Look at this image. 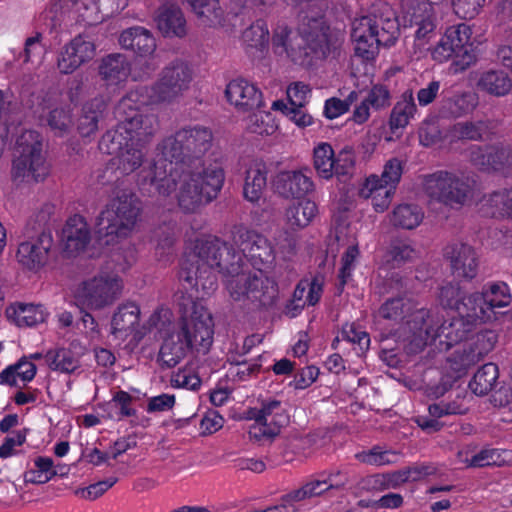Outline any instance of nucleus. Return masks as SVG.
<instances>
[{"instance_id":"nucleus-1","label":"nucleus","mask_w":512,"mask_h":512,"mask_svg":"<svg viewBox=\"0 0 512 512\" xmlns=\"http://www.w3.org/2000/svg\"><path fill=\"white\" fill-rule=\"evenodd\" d=\"M213 143L212 130L201 124L177 129L158 145L162 157L139 174V184L149 185L162 196L178 188L177 201L185 213L196 212L221 191L225 173L219 164L204 163Z\"/></svg>"},{"instance_id":"nucleus-2","label":"nucleus","mask_w":512,"mask_h":512,"mask_svg":"<svg viewBox=\"0 0 512 512\" xmlns=\"http://www.w3.org/2000/svg\"><path fill=\"white\" fill-rule=\"evenodd\" d=\"M242 270L241 255L232 245L217 236H204L195 240L193 249L181 262L180 281L187 283L204 295L218 287L215 271L223 276H233Z\"/></svg>"},{"instance_id":"nucleus-3","label":"nucleus","mask_w":512,"mask_h":512,"mask_svg":"<svg viewBox=\"0 0 512 512\" xmlns=\"http://www.w3.org/2000/svg\"><path fill=\"white\" fill-rule=\"evenodd\" d=\"M343 39L321 19H310L299 32L285 24L273 31L272 47L277 55L285 54L294 64L311 67L317 61L338 59Z\"/></svg>"},{"instance_id":"nucleus-4","label":"nucleus","mask_w":512,"mask_h":512,"mask_svg":"<svg viewBox=\"0 0 512 512\" xmlns=\"http://www.w3.org/2000/svg\"><path fill=\"white\" fill-rule=\"evenodd\" d=\"M470 314L471 317L457 314L449 320L442 321V317L437 313L425 308L418 309L409 321L411 336L409 343L406 344L407 352L417 354L428 345H434L440 351H447L460 344L480 322L476 312Z\"/></svg>"},{"instance_id":"nucleus-5","label":"nucleus","mask_w":512,"mask_h":512,"mask_svg":"<svg viewBox=\"0 0 512 512\" xmlns=\"http://www.w3.org/2000/svg\"><path fill=\"white\" fill-rule=\"evenodd\" d=\"M214 323L210 312L193 303L190 316L182 315L176 328L164 338L158 361L162 367L173 368L194 351H207L213 343Z\"/></svg>"},{"instance_id":"nucleus-6","label":"nucleus","mask_w":512,"mask_h":512,"mask_svg":"<svg viewBox=\"0 0 512 512\" xmlns=\"http://www.w3.org/2000/svg\"><path fill=\"white\" fill-rule=\"evenodd\" d=\"M399 34V21L388 4L353 22L351 38L355 43V55L365 61L375 59L380 46L395 44Z\"/></svg>"},{"instance_id":"nucleus-7","label":"nucleus","mask_w":512,"mask_h":512,"mask_svg":"<svg viewBox=\"0 0 512 512\" xmlns=\"http://www.w3.org/2000/svg\"><path fill=\"white\" fill-rule=\"evenodd\" d=\"M141 208L139 200L131 190H121L100 212L96 219L99 240L110 245L118 238L126 237L133 230Z\"/></svg>"},{"instance_id":"nucleus-8","label":"nucleus","mask_w":512,"mask_h":512,"mask_svg":"<svg viewBox=\"0 0 512 512\" xmlns=\"http://www.w3.org/2000/svg\"><path fill=\"white\" fill-rule=\"evenodd\" d=\"M49 174L40 133L25 130L16 141L11 175L15 182H41Z\"/></svg>"},{"instance_id":"nucleus-9","label":"nucleus","mask_w":512,"mask_h":512,"mask_svg":"<svg viewBox=\"0 0 512 512\" xmlns=\"http://www.w3.org/2000/svg\"><path fill=\"white\" fill-rule=\"evenodd\" d=\"M227 290L234 301L256 310L273 306L278 297L277 283L263 272L246 274L241 270L228 281Z\"/></svg>"},{"instance_id":"nucleus-10","label":"nucleus","mask_w":512,"mask_h":512,"mask_svg":"<svg viewBox=\"0 0 512 512\" xmlns=\"http://www.w3.org/2000/svg\"><path fill=\"white\" fill-rule=\"evenodd\" d=\"M423 190L431 199L445 206H462L473 192L469 177L447 170H438L423 176Z\"/></svg>"},{"instance_id":"nucleus-11","label":"nucleus","mask_w":512,"mask_h":512,"mask_svg":"<svg viewBox=\"0 0 512 512\" xmlns=\"http://www.w3.org/2000/svg\"><path fill=\"white\" fill-rule=\"evenodd\" d=\"M471 35L472 30L465 23L448 27L432 50V58L439 63L453 58L455 72L466 70L476 61Z\"/></svg>"},{"instance_id":"nucleus-12","label":"nucleus","mask_w":512,"mask_h":512,"mask_svg":"<svg viewBox=\"0 0 512 512\" xmlns=\"http://www.w3.org/2000/svg\"><path fill=\"white\" fill-rule=\"evenodd\" d=\"M232 241L240 252L242 267L243 258L259 272L270 269L275 262V250L270 240L258 231L247 227L244 224H237L231 230Z\"/></svg>"},{"instance_id":"nucleus-13","label":"nucleus","mask_w":512,"mask_h":512,"mask_svg":"<svg viewBox=\"0 0 512 512\" xmlns=\"http://www.w3.org/2000/svg\"><path fill=\"white\" fill-rule=\"evenodd\" d=\"M312 164L320 179L329 181L336 176L338 180L346 181L355 169V151L351 146H345L336 154L330 143L320 142L313 148Z\"/></svg>"},{"instance_id":"nucleus-14","label":"nucleus","mask_w":512,"mask_h":512,"mask_svg":"<svg viewBox=\"0 0 512 512\" xmlns=\"http://www.w3.org/2000/svg\"><path fill=\"white\" fill-rule=\"evenodd\" d=\"M246 418L254 420V424L249 429V436L257 441L273 439L289 422V416L282 401L275 398L262 399L260 407L247 410Z\"/></svg>"},{"instance_id":"nucleus-15","label":"nucleus","mask_w":512,"mask_h":512,"mask_svg":"<svg viewBox=\"0 0 512 512\" xmlns=\"http://www.w3.org/2000/svg\"><path fill=\"white\" fill-rule=\"evenodd\" d=\"M164 102L158 99V91L155 85H137L124 95L115 108V115L130 121L137 118L140 122L142 134L152 135L155 131L156 118L153 115H144L142 108L152 104Z\"/></svg>"},{"instance_id":"nucleus-16","label":"nucleus","mask_w":512,"mask_h":512,"mask_svg":"<svg viewBox=\"0 0 512 512\" xmlns=\"http://www.w3.org/2000/svg\"><path fill=\"white\" fill-rule=\"evenodd\" d=\"M433 0H401L400 18L405 27H415V42L424 46L435 35L436 13Z\"/></svg>"},{"instance_id":"nucleus-17","label":"nucleus","mask_w":512,"mask_h":512,"mask_svg":"<svg viewBox=\"0 0 512 512\" xmlns=\"http://www.w3.org/2000/svg\"><path fill=\"white\" fill-rule=\"evenodd\" d=\"M123 280L117 272L101 271L82 284L80 296L91 309H102L113 304L121 295Z\"/></svg>"},{"instance_id":"nucleus-18","label":"nucleus","mask_w":512,"mask_h":512,"mask_svg":"<svg viewBox=\"0 0 512 512\" xmlns=\"http://www.w3.org/2000/svg\"><path fill=\"white\" fill-rule=\"evenodd\" d=\"M512 296L505 282L489 284L482 292L469 294L468 304H474L473 312L485 323L495 318V309L510 305Z\"/></svg>"},{"instance_id":"nucleus-19","label":"nucleus","mask_w":512,"mask_h":512,"mask_svg":"<svg viewBox=\"0 0 512 512\" xmlns=\"http://www.w3.org/2000/svg\"><path fill=\"white\" fill-rule=\"evenodd\" d=\"M192 80V71L187 63L175 60L162 70L159 80L154 84L158 99L170 102L186 89Z\"/></svg>"},{"instance_id":"nucleus-20","label":"nucleus","mask_w":512,"mask_h":512,"mask_svg":"<svg viewBox=\"0 0 512 512\" xmlns=\"http://www.w3.org/2000/svg\"><path fill=\"white\" fill-rule=\"evenodd\" d=\"M118 124L115 128L107 130L101 137L98 147L102 153L107 155H117L127 148L136 136H146L142 134L141 121L137 118H130V121L116 116Z\"/></svg>"},{"instance_id":"nucleus-21","label":"nucleus","mask_w":512,"mask_h":512,"mask_svg":"<svg viewBox=\"0 0 512 512\" xmlns=\"http://www.w3.org/2000/svg\"><path fill=\"white\" fill-rule=\"evenodd\" d=\"M469 159L481 171H502L512 167V146L503 143L474 145L470 148Z\"/></svg>"},{"instance_id":"nucleus-22","label":"nucleus","mask_w":512,"mask_h":512,"mask_svg":"<svg viewBox=\"0 0 512 512\" xmlns=\"http://www.w3.org/2000/svg\"><path fill=\"white\" fill-rule=\"evenodd\" d=\"M96 46L85 36L78 35L65 44L57 56V68L61 74H72L81 65L92 60Z\"/></svg>"},{"instance_id":"nucleus-23","label":"nucleus","mask_w":512,"mask_h":512,"mask_svg":"<svg viewBox=\"0 0 512 512\" xmlns=\"http://www.w3.org/2000/svg\"><path fill=\"white\" fill-rule=\"evenodd\" d=\"M54 244L50 231H42L36 238L20 243L17 250L19 263L31 270H40L49 259V253Z\"/></svg>"},{"instance_id":"nucleus-24","label":"nucleus","mask_w":512,"mask_h":512,"mask_svg":"<svg viewBox=\"0 0 512 512\" xmlns=\"http://www.w3.org/2000/svg\"><path fill=\"white\" fill-rule=\"evenodd\" d=\"M452 273L457 278L472 280L478 273V257L475 249L466 243H453L444 249Z\"/></svg>"},{"instance_id":"nucleus-25","label":"nucleus","mask_w":512,"mask_h":512,"mask_svg":"<svg viewBox=\"0 0 512 512\" xmlns=\"http://www.w3.org/2000/svg\"><path fill=\"white\" fill-rule=\"evenodd\" d=\"M273 186L275 192L285 199H302L315 188L312 178L302 170L279 172L274 178Z\"/></svg>"},{"instance_id":"nucleus-26","label":"nucleus","mask_w":512,"mask_h":512,"mask_svg":"<svg viewBox=\"0 0 512 512\" xmlns=\"http://www.w3.org/2000/svg\"><path fill=\"white\" fill-rule=\"evenodd\" d=\"M228 101L239 111L249 112L263 106V96L260 89L244 78L231 80L225 90Z\"/></svg>"},{"instance_id":"nucleus-27","label":"nucleus","mask_w":512,"mask_h":512,"mask_svg":"<svg viewBox=\"0 0 512 512\" xmlns=\"http://www.w3.org/2000/svg\"><path fill=\"white\" fill-rule=\"evenodd\" d=\"M323 287V280L319 276L301 279L294 289L292 299L286 305L288 314L296 317L306 306L318 304L322 298Z\"/></svg>"},{"instance_id":"nucleus-28","label":"nucleus","mask_w":512,"mask_h":512,"mask_svg":"<svg viewBox=\"0 0 512 512\" xmlns=\"http://www.w3.org/2000/svg\"><path fill=\"white\" fill-rule=\"evenodd\" d=\"M90 240V229L84 217L78 214L69 217L62 229L63 252L68 257L75 256L86 249Z\"/></svg>"},{"instance_id":"nucleus-29","label":"nucleus","mask_w":512,"mask_h":512,"mask_svg":"<svg viewBox=\"0 0 512 512\" xmlns=\"http://www.w3.org/2000/svg\"><path fill=\"white\" fill-rule=\"evenodd\" d=\"M119 44L125 50H131L140 57H147L156 50V40L150 30L141 27H130L120 34Z\"/></svg>"},{"instance_id":"nucleus-30","label":"nucleus","mask_w":512,"mask_h":512,"mask_svg":"<svg viewBox=\"0 0 512 512\" xmlns=\"http://www.w3.org/2000/svg\"><path fill=\"white\" fill-rule=\"evenodd\" d=\"M157 28L164 37L183 38L187 34L186 19L182 10L173 4L159 7L156 16Z\"/></svg>"},{"instance_id":"nucleus-31","label":"nucleus","mask_w":512,"mask_h":512,"mask_svg":"<svg viewBox=\"0 0 512 512\" xmlns=\"http://www.w3.org/2000/svg\"><path fill=\"white\" fill-rule=\"evenodd\" d=\"M74 343L68 347L49 349L44 356L48 368L54 372L72 374L81 367V354L74 350Z\"/></svg>"},{"instance_id":"nucleus-32","label":"nucleus","mask_w":512,"mask_h":512,"mask_svg":"<svg viewBox=\"0 0 512 512\" xmlns=\"http://www.w3.org/2000/svg\"><path fill=\"white\" fill-rule=\"evenodd\" d=\"M268 169L264 162H253L245 172L243 197L252 204H258L263 198L267 186Z\"/></svg>"},{"instance_id":"nucleus-33","label":"nucleus","mask_w":512,"mask_h":512,"mask_svg":"<svg viewBox=\"0 0 512 512\" xmlns=\"http://www.w3.org/2000/svg\"><path fill=\"white\" fill-rule=\"evenodd\" d=\"M246 54L252 59H260L268 50L269 30L265 20L258 19L242 33Z\"/></svg>"},{"instance_id":"nucleus-34","label":"nucleus","mask_w":512,"mask_h":512,"mask_svg":"<svg viewBox=\"0 0 512 512\" xmlns=\"http://www.w3.org/2000/svg\"><path fill=\"white\" fill-rule=\"evenodd\" d=\"M416 255V250L409 239L393 238L384 253L379 271L395 270L411 261Z\"/></svg>"},{"instance_id":"nucleus-35","label":"nucleus","mask_w":512,"mask_h":512,"mask_svg":"<svg viewBox=\"0 0 512 512\" xmlns=\"http://www.w3.org/2000/svg\"><path fill=\"white\" fill-rule=\"evenodd\" d=\"M476 85L488 95L504 97L512 90V79L503 69H489L480 74Z\"/></svg>"},{"instance_id":"nucleus-36","label":"nucleus","mask_w":512,"mask_h":512,"mask_svg":"<svg viewBox=\"0 0 512 512\" xmlns=\"http://www.w3.org/2000/svg\"><path fill=\"white\" fill-rule=\"evenodd\" d=\"M131 65L127 57L120 53L104 57L99 66V74L107 85H118L127 80Z\"/></svg>"},{"instance_id":"nucleus-37","label":"nucleus","mask_w":512,"mask_h":512,"mask_svg":"<svg viewBox=\"0 0 512 512\" xmlns=\"http://www.w3.org/2000/svg\"><path fill=\"white\" fill-rule=\"evenodd\" d=\"M429 415L427 416H418L415 419L417 425L428 433L438 432L443 427V423L438 419L447 416V415H460L464 413V409L461 405L456 402H446L440 401L438 403H434L429 405L428 407Z\"/></svg>"},{"instance_id":"nucleus-38","label":"nucleus","mask_w":512,"mask_h":512,"mask_svg":"<svg viewBox=\"0 0 512 512\" xmlns=\"http://www.w3.org/2000/svg\"><path fill=\"white\" fill-rule=\"evenodd\" d=\"M418 109L415 103L413 91L405 90L399 97L391 110L389 117L390 129L394 132L397 129H404L411 120L415 118Z\"/></svg>"},{"instance_id":"nucleus-39","label":"nucleus","mask_w":512,"mask_h":512,"mask_svg":"<svg viewBox=\"0 0 512 512\" xmlns=\"http://www.w3.org/2000/svg\"><path fill=\"white\" fill-rule=\"evenodd\" d=\"M9 317L19 327H33L46 321L48 312L43 305L15 303L7 309Z\"/></svg>"},{"instance_id":"nucleus-40","label":"nucleus","mask_w":512,"mask_h":512,"mask_svg":"<svg viewBox=\"0 0 512 512\" xmlns=\"http://www.w3.org/2000/svg\"><path fill=\"white\" fill-rule=\"evenodd\" d=\"M106 108L107 102L102 96L95 97L83 105L77 127L82 137H89L97 131L99 119Z\"/></svg>"},{"instance_id":"nucleus-41","label":"nucleus","mask_w":512,"mask_h":512,"mask_svg":"<svg viewBox=\"0 0 512 512\" xmlns=\"http://www.w3.org/2000/svg\"><path fill=\"white\" fill-rule=\"evenodd\" d=\"M139 320V306L134 302L124 303L117 308V311L112 317V333L126 337L136 329Z\"/></svg>"},{"instance_id":"nucleus-42","label":"nucleus","mask_w":512,"mask_h":512,"mask_svg":"<svg viewBox=\"0 0 512 512\" xmlns=\"http://www.w3.org/2000/svg\"><path fill=\"white\" fill-rule=\"evenodd\" d=\"M469 295H465L459 283H447L440 288L439 300L444 308L454 310L458 315L471 317L474 304H468Z\"/></svg>"},{"instance_id":"nucleus-43","label":"nucleus","mask_w":512,"mask_h":512,"mask_svg":"<svg viewBox=\"0 0 512 512\" xmlns=\"http://www.w3.org/2000/svg\"><path fill=\"white\" fill-rule=\"evenodd\" d=\"M481 202L486 215L512 218V188H503L484 195Z\"/></svg>"},{"instance_id":"nucleus-44","label":"nucleus","mask_w":512,"mask_h":512,"mask_svg":"<svg viewBox=\"0 0 512 512\" xmlns=\"http://www.w3.org/2000/svg\"><path fill=\"white\" fill-rule=\"evenodd\" d=\"M412 309L413 304L410 300H406L402 297H395L387 299L378 310L379 317L394 323H400L402 320L407 318L406 324L409 332L407 336V344L409 343V337L411 336L409 321L411 320L412 314L418 310L416 309L413 311Z\"/></svg>"},{"instance_id":"nucleus-45","label":"nucleus","mask_w":512,"mask_h":512,"mask_svg":"<svg viewBox=\"0 0 512 512\" xmlns=\"http://www.w3.org/2000/svg\"><path fill=\"white\" fill-rule=\"evenodd\" d=\"M489 129V121H461L449 127L447 136L451 141H483Z\"/></svg>"},{"instance_id":"nucleus-46","label":"nucleus","mask_w":512,"mask_h":512,"mask_svg":"<svg viewBox=\"0 0 512 512\" xmlns=\"http://www.w3.org/2000/svg\"><path fill=\"white\" fill-rule=\"evenodd\" d=\"M477 105V95L473 92L465 91L443 99L442 111L453 118H460L472 113Z\"/></svg>"},{"instance_id":"nucleus-47","label":"nucleus","mask_w":512,"mask_h":512,"mask_svg":"<svg viewBox=\"0 0 512 512\" xmlns=\"http://www.w3.org/2000/svg\"><path fill=\"white\" fill-rule=\"evenodd\" d=\"M37 373L36 365L28 360L27 356L21 357L16 363L7 366L0 373V383L8 386H17L19 378L24 383L31 382Z\"/></svg>"},{"instance_id":"nucleus-48","label":"nucleus","mask_w":512,"mask_h":512,"mask_svg":"<svg viewBox=\"0 0 512 512\" xmlns=\"http://www.w3.org/2000/svg\"><path fill=\"white\" fill-rule=\"evenodd\" d=\"M402 173V161L398 158H391L385 163L381 176L373 174L367 177L365 181L367 182V187H372V190H375L377 186H382L396 191Z\"/></svg>"},{"instance_id":"nucleus-49","label":"nucleus","mask_w":512,"mask_h":512,"mask_svg":"<svg viewBox=\"0 0 512 512\" xmlns=\"http://www.w3.org/2000/svg\"><path fill=\"white\" fill-rule=\"evenodd\" d=\"M318 213V207L314 201L306 199L290 205L285 212L287 224L292 229L307 227Z\"/></svg>"},{"instance_id":"nucleus-50","label":"nucleus","mask_w":512,"mask_h":512,"mask_svg":"<svg viewBox=\"0 0 512 512\" xmlns=\"http://www.w3.org/2000/svg\"><path fill=\"white\" fill-rule=\"evenodd\" d=\"M424 218L422 208L417 204H399L391 214L390 222L394 227L406 230L417 228Z\"/></svg>"},{"instance_id":"nucleus-51","label":"nucleus","mask_w":512,"mask_h":512,"mask_svg":"<svg viewBox=\"0 0 512 512\" xmlns=\"http://www.w3.org/2000/svg\"><path fill=\"white\" fill-rule=\"evenodd\" d=\"M498 377V366L494 363H486L474 374L469 382V388L476 395H487L495 386Z\"/></svg>"},{"instance_id":"nucleus-52","label":"nucleus","mask_w":512,"mask_h":512,"mask_svg":"<svg viewBox=\"0 0 512 512\" xmlns=\"http://www.w3.org/2000/svg\"><path fill=\"white\" fill-rule=\"evenodd\" d=\"M186 2L205 25L212 26L221 22L223 10L219 0H186Z\"/></svg>"},{"instance_id":"nucleus-53","label":"nucleus","mask_w":512,"mask_h":512,"mask_svg":"<svg viewBox=\"0 0 512 512\" xmlns=\"http://www.w3.org/2000/svg\"><path fill=\"white\" fill-rule=\"evenodd\" d=\"M512 461V451L501 449H483L472 456V467L503 466Z\"/></svg>"},{"instance_id":"nucleus-54","label":"nucleus","mask_w":512,"mask_h":512,"mask_svg":"<svg viewBox=\"0 0 512 512\" xmlns=\"http://www.w3.org/2000/svg\"><path fill=\"white\" fill-rule=\"evenodd\" d=\"M479 361L467 345L454 350L447 358V368L453 371L456 377H461L466 371Z\"/></svg>"},{"instance_id":"nucleus-55","label":"nucleus","mask_w":512,"mask_h":512,"mask_svg":"<svg viewBox=\"0 0 512 512\" xmlns=\"http://www.w3.org/2000/svg\"><path fill=\"white\" fill-rule=\"evenodd\" d=\"M341 339L355 345L357 355H362L369 350L370 336L355 323H345L341 328Z\"/></svg>"},{"instance_id":"nucleus-56","label":"nucleus","mask_w":512,"mask_h":512,"mask_svg":"<svg viewBox=\"0 0 512 512\" xmlns=\"http://www.w3.org/2000/svg\"><path fill=\"white\" fill-rule=\"evenodd\" d=\"M117 170L123 175H129L141 167L144 154L141 149L134 147L131 143L122 152L116 155Z\"/></svg>"},{"instance_id":"nucleus-57","label":"nucleus","mask_w":512,"mask_h":512,"mask_svg":"<svg viewBox=\"0 0 512 512\" xmlns=\"http://www.w3.org/2000/svg\"><path fill=\"white\" fill-rule=\"evenodd\" d=\"M355 457L361 463L382 466L395 463L398 459V453L392 450H382L379 446H374L369 450L356 453Z\"/></svg>"},{"instance_id":"nucleus-58","label":"nucleus","mask_w":512,"mask_h":512,"mask_svg":"<svg viewBox=\"0 0 512 512\" xmlns=\"http://www.w3.org/2000/svg\"><path fill=\"white\" fill-rule=\"evenodd\" d=\"M359 256L360 251L358 245H350L343 253L341 257V268L338 274V290L340 293L344 290L348 281L351 280Z\"/></svg>"},{"instance_id":"nucleus-59","label":"nucleus","mask_w":512,"mask_h":512,"mask_svg":"<svg viewBox=\"0 0 512 512\" xmlns=\"http://www.w3.org/2000/svg\"><path fill=\"white\" fill-rule=\"evenodd\" d=\"M304 107L305 106H291L283 100H276L272 103L273 110L280 111L283 115L288 117L289 120L301 128H305L314 123L313 117L305 111Z\"/></svg>"},{"instance_id":"nucleus-60","label":"nucleus","mask_w":512,"mask_h":512,"mask_svg":"<svg viewBox=\"0 0 512 512\" xmlns=\"http://www.w3.org/2000/svg\"><path fill=\"white\" fill-rule=\"evenodd\" d=\"M394 194L395 191L382 186H377L375 190H372V187H367L366 181L360 189L361 197L372 199V205L376 212H384L389 207Z\"/></svg>"},{"instance_id":"nucleus-61","label":"nucleus","mask_w":512,"mask_h":512,"mask_svg":"<svg viewBox=\"0 0 512 512\" xmlns=\"http://www.w3.org/2000/svg\"><path fill=\"white\" fill-rule=\"evenodd\" d=\"M277 129L273 115L269 112H256L247 119V130L258 135H272Z\"/></svg>"},{"instance_id":"nucleus-62","label":"nucleus","mask_w":512,"mask_h":512,"mask_svg":"<svg viewBox=\"0 0 512 512\" xmlns=\"http://www.w3.org/2000/svg\"><path fill=\"white\" fill-rule=\"evenodd\" d=\"M47 124L57 136L68 133L72 127V112L70 108H55L47 116Z\"/></svg>"},{"instance_id":"nucleus-63","label":"nucleus","mask_w":512,"mask_h":512,"mask_svg":"<svg viewBox=\"0 0 512 512\" xmlns=\"http://www.w3.org/2000/svg\"><path fill=\"white\" fill-rule=\"evenodd\" d=\"M409 481V472L406 469L394 471L391 473L375 474L370 477L369 483L373 488L379 490L395 489L401 484Z\"/></svg>"},{"instance_id":"nucleus-64","label":"nucleus","mask_w":512,"mask_h":512,"mask_svg":"<svg viewBox=\"0 0 512 512\" xmlns=\"http://www.w3.org/2000/svg\"><path fill=\"white\" fill-rule=\"evenodd\" d=\"M133 396L130 395L127 391L118 390L112 396V399L109 401L108 405L117 409L115 415L110 414L109 417L111 419L116 418L121 420L126 417L136 416V409L132 407Z\"/></svg>"}]
</instances>
